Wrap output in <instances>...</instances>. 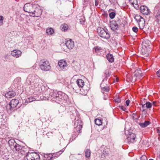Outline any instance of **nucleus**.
<instances>
[{"instance_id":"obj_1","label":"nucleus","mask_w":160,"mask_h":160,"mask_svg":"<svg viewBox=\"0 0 160 160\" xmlns=\"http://www.w3.org/2000/svg\"><path fill=\"white\" fill-rule=\"evenodd\" d=\"M45 95L48 99L59 103L63 101H66L68 98V96L61 91L51 90L48 95V92H46Z\"/></svg>"},{"instance_id":"obj_2","label":"nucleus","mask_w":160,"mask_h":160,"mask_svg":"<svg viewBox=\"0 0 160 160\" xmlns=\"http://www.w3.org/2000/svg\"><path fill=\"white\" fill-rule=\"evenodd\" d=\"M77 85L79 88H80L79 89L80 93L81 94L85 95H86L89 88H87L86 89H85V87H83L84 85V82L83 80L82 79H78L76 81Z\"/></svg>"},{"instance_id":"obj_3","label":"nucleus","mask_w":160,"mask_h":160,"mask_svg":"<svg viewBox=\"0 0 160 160\" xmlns=\"http://www.w3.org/2000/svg\"><path fill=\"white\" fill-rule=\"evenodd\" d=\"M97 32L100 37L104 39H108L110 37V35L108 31L105 30L102 28H98Z\"/></svg>"},{"instance_id":"obj_4","label":"nucleus","mask_w":160,"mask_h":160,"mask_svg":"<svg viewBox=\"0 0 160 160\" xmlns=\"http://www.w3.org/2000/svg\"><path fill=\"white\" fill-rule=\"evenodd\" d=\"M19 103V101L18 100L16 99H12L10 102L9 104L6 107L7 110L8 111H13L14 109L16 108Z\"/></svg>"},{"instance_id":"obj_5","label":"nucleus","mask_w":160,"mask_h":160,"mask_svg":"<svg viewBox=\"0 0 160 160\" xmlns=\"http://www.w3.org/2000/svg\"><path fill=\"white\" fill-rule=\"evenodd\" d=\"M39 67L43 71H48L51 68L50 64L48 61L45 60H41L39 63Z\"/></svg>"},{"instance_id":"obj_6","label":"nucleus","mask_w":160,"mask_h":160,"mask_svg":"<svg viewBox=\"0 0 160 160\" xmlns=\"http://www.w3.org/2000/svg\"><path fill=\"white\" fill-rule=\"evenodd\" d=\"M82 122L80 118L78 117L76 118L75 119L74 132L77 131L78 132L80 133L82 128Z\"/></svg>"},{"instance_id":"obj_7","label":"nucleus","mask_w":160,"mask_h":160,"mask_svg":"<svg viewBox=\"0 0 160 160\" xmlns=\"http://www.w3.org/2000/svg\"><path fill=\"white\" fill-rule=\"evenodd\" d=\"M35 8H34L30 16L33 17H38L40 16L42 12L41 7L37 4H35Z\"/></svg>"},{"instance_id":"obj_8","label":"nucleus","mask_w":160,"mask_h":160,"mask_svg":"<svg viewBox=\"0 0 160 160\" xmlns=\"http://www.w3.org/2000/svg\"><path fill=\"white\" fill-rule=\"evenodd\" d=\"M154 15L155 21L160 25V2L155 8Z\"/></svg>"},{"instance_id":"obj_9","label":"nucleus","mask_w":160,"mask_h":160,"mask_svg":"<svg viewBox=\"0 0 160 160\" xmlns=\"http://www.w3.org/2000/svg\"><path fill=\"white\" fill-rule=\"evenodd\" d=\"M121 20L119 18H117L116 20H112L110 22V27L113 31L118 30L119 25L120 24Z\"/></svg>"},{"instance_id":"obj_10","label":"nucleus","mask_w":160,"mask_h":160,"mask_svg":"<svg viewBox=\"0 0 160 160\" xmlns=\"http://www.w3.org/2000/svg\"><path fill=\"white\" fill-rule=\"evenodd\" d=\"M35 4H32L29 3H26L23 7V9L25 12L31 14L33 8L36 7Z\"/></svg>"},{"instance_id":"obj_11","label":"nucleus","mask_w":160,"mask_h":160,"mask_svg":"<svg viewBox=\"0 0 160 160\" xmlns=\"http://www.w3.org/2000/svg\"><path fill=\"white\" fill-rule=\"evenodd\" d=\"M31 77L30 78L31 80H30L31 84L32 85H33L35 87H37L39 85V79L35 77L34 75H29L28 76V78L29 79L30 77Z\"/></svg>"},{"instance_id":"obj_12","label":"nucleus","mask_w":160,"mask_h":160,"mask_svg":"<svg viewBox=\"0 0 160 160\" xmlns=\"http://www.w3.org/2000/svg\"><path fill=\"white\" fill-rule=\"evenodd\" d=\"M102 48L98 46H96L93 48V51L94 53L98 55H100L103 51Z\"/></svg>"},{"instance_id":"obj_13","label":"nucleus","mask_w":160,"mask_h":160,"mask_svg":"<svg viewBox=\"0 0 160 160\" xmlns=\"http://www.w3.org/2000/svg\"><path fill=\"white\" fill-rule=\"evenodd\" d=\"M136 138L135 134L134 133H132L129 135L127 137L126 140L128 143H133L136 141Z\"/></svg>"},{"instance_id":"obj_14","label":"nucleus","mask_w":160,"mask_h":160,"mask_svg":"<svg viewBox=\"0 0 160 160\" xmlns=\"http://www.w3.org/2000/svg\"><path fill=\"white\" fill-rule=\"evenodd\" d=\"M58 65L62 69H66L67 64L65 60H60L58 62Z\"/></svg>"},{"instance_id":"obj_15","label":"nucleus","mask_w":160,"mask_h":160,"mask_svg":"<svg viewBox=\"0 0 160 160\" xmlns=\"http://www.w3.org/2000/svg\"><path fill=\"white\" fill-rule=\"evenodd\" d=\"M65 45L69 49H72L74 46L73 41H72L71 39L67 41Z\"/></svg>"},{"instance_id":"obj_16","label":"nucleus","mask_w":160,"mask_h":160,"mask_svg":"<svg viewBox=\"0 0 160 160\" xmlns=\"http://www.w3.org/2000/svg\"><path fill=\"white\" fill-rule=\"evenodd\" d=\"M140 10L141 12L145 15H148L150 12V10L147 7L143 6L141 7Z\"/></svg>"},{"instance_id":"obj_17","label":"nucleus","mask_w":160,"mask_h":160,"mask_svg":"<svg viewBox=\"0 0 160 160\" xmlns=\"http://www.w3.org/2000/svg\"><path fill=\"white\" fill-rule=\"evenodd\" d=\"M22 53L21 52L18 50H13L11 52V55L14 57L18 58L21 56Z\"/></svg>"},{"instance_id":"obj_18","label":"nucleus","mask_w":160,"mask_h":160,"mask_svg":"<svg viewBox=\"0 0 160 160\" xmlns=\"http://www.w3.org/2000/svg\"><path fill=\"white\" fill-rule=\"evenodd\" d=\"M21 82V79L20 77L16 78L14 81L13 85L15 88L18 87V86H20Z\"/></svg>"},{"instance_id":"obj_19","label":"nucleus","mask_w":160,"mask_h":160,"mask_svg":"<svg viewBox=\"0 0 160 160\" xmlns=\"http://www.w3.org/2000/svg\"><path fill=\"white\" fill-rule=\"evenodd\" d=\"M129 4L133 6L135 9H138L139 8V5L137 0H128Z\"/></svg>"},{"instance_id":"obj_20","label":"nucleus","mask_w":160,"mask_h":160,"mask_svg":"<svg viewBox=\"0 0 160 160\" xmlns=\"http://www.w3.org/2000/svg\"><path fill=\"white\" fill-rule=\"evenodd\" d=\"M134 74L135 77L139 78H141L143 76V74L140 69L136 70L134 72Z\"/></svg>"},{"instance_id":"obj_21","label":"nucleus","mask_w":160,"mask_h":160,"mask_svg":"<svg viewBox=\"0 0 160 160\" xmlns=\"http://www.w3.org/2000/svg\"><path fill=\"white\" fill-rule=\"evenodd\" d=\"M139 17L140 18L138 20L139 27L141 29L143 28L145 26V21L143 18H141L140 16H139Z\"/></svg>"},{"instance_id":"obj_22","label":"nucleus","mask_w":160,"mask_h":160,"mask_svg":"<svg viewBox=\"0 0 160 160\" xmlns=\"http://www.w3.org/2000/svg\"><path fill=\"white\" fill-rule=\"evenodd\" d=\"M65 149L63 148L60 150L59 152L52 154V158H58L60 154H61L64 151Z\"/></svg>"},{"instance_id":"obj_23","label":"nucleus","mask_w":160,"mask_h":160,"mask_svg":"<svg viewBox=\"0 0 160 160\" xmlns=\"http://www.w3.org/2000/svg\"><path fill=\"white\" fill-rule=\"evenodd\" d=\"M8 143L10 148L13 149H14V147L17 143L13 139L9 140L8 142Z\"/></svg>"},{"instance_id":"obj_24","label":"nucleus","mask_w":160,"mask_h":160,"mask_svg":"<svg viewBox=\"0 0 160 160\" xmlns=\"http://www.w3.org/2000/svg\"><path fill=\"white\" fill-rule=\"evenodd\" d=\"M104 76L105 78L103 81L104 80H107L108 78L110 76L111 74L109 70L108 69L106 70L104 72Z\"/></svg>"},{"instance_id":"obj_25","label":"nucleus","mask_w":160,"mask_h":160,"mask_svg":"<svg viewBox=\"0 0 160 160\" xmlns=\"http://www.w3.org/2000/svg\"><path fill=\"white\" fill-rule=\"evenodd\" d=\"M106 58L109 62L112 63L114 62V59L112 54L109 53L108 54L106 55Z\"/></svg>"},{"instance_id":"obj_26","label":"nucleus","mask_w":160,"mask_h":160,"mask_svg":"<svg viewBox=\"0 0 160 160\" xmlns=\"http://www.w3.org/2000/svg\"><path fill=\"white\" fill-rule=\"evenodd\" d=\"M52 154H45L43 157V160H51L52 158Z\"/></svg>"},{"instance_id":"obj_27","label":"nucleus","mask_w":160,"mask_h":160,"mask_svg":"<svg viewBox=\"0 0 160 160\" xmlns=\"http://www.w3.org/2000/svg\"><path fill=\"white\" fill-rule=\"evenodd\" d=\"M16 151H20L21 152V150H23L24 149H25V147L21 146L17 143L16 144V146L14 147Z\"/></svg>"},{"instance_id":"obj_28","label":"nucleus","mask_w":160,"mask_h":160,"mask_svg":"<svg viewBox=\"0 0 160 160\" xmlns=\"http://www.w3.org/2000/svg\"><path fill=\"white\" fill-rule=\"evenodd\" d=\"M16 93L13 91H10L8 92L6 94V97L8 98H10L12 97H13L16 95Z\"/></svg>"},{"instance_id":"obj_29","label":"nucleus","mask_w":160,"mask_h":160,"mask_svg":"<svg viewBox=\"0 0 160 160\" xmlns=\"http://www.w3.org/2000/svg\"><path fill=\"white\" fill-rule=\"evenodd\" d=\"M149 121H147L144 122H140L139 123V125L142 128H145L150 124Z\"/></svg>"},{"instance_id":"obj_30","label":"nucleus","mask_w":160,"mask_h":160,"mask_svg":"<svg viewBox=\"0 0 160 160\" xmlns=\"http://www.w3.org/2000/svg\"><path fill=\"white\" fill-rule=\"evenodd\" d=\"M33 155V152H28L26 156V158L27 160H34V158L32 155Z\"/></svg>"},{"instance_id":"obj_31","label":"nucleus","mask_w":160,"mask_h":160,"mask_svg":"<svg viewBox=\"0 0 160 160\" xmlns=\"http://www.w3.org/2000/svg\"><path fill=\"white\" fill-rule=\"evenodd\" d=\"M32 157L34 158V160H39L40 157L39 155L36 152H33V155H32Z\"/></svg>"},{"instance_id":"obj_32","label":"nucleus","mask_w":160,"mask_h":160,"mask_svg":"<svg viewBox=\"0 0 160 160\" xmlns=\"http://www.w3.org/2000/svg\"><path fill=\"white\" fill-rule=\"evenodd\" d=\"M91 156V151L89 149H87L85 151V156L86 158L90 157Z\"/></svg>"},{"instance_id":"obj_33","label":"nucleus","mask_w":160,"mask_h":160,"mask_svg":"<svg viewBox=\"0 0 160 160\" xmlns=\"http://www.w3.org/2000/svg\"><path fill=\"white\" fill-rule=\"evenodd\" d=\"M102 83L101 84V87L102 91L108 92L109 91V88L107 86L103 87Z\"/></svg>"},{"instance_id":"obj_34","label":"nucleus","mask_w":160,"mask_h":160,"mask_svg":"<svg viewBox=\"0 0 160 160\" xmlns=\"http://www.w3.org/2000/svg\"><path fill=\"white\" fill-rule=\"evenodd\" d=\"M61 28H62V31H65L68 29V26L67 24H64L61 25Z\"/></svg>"},{"instance_id":"obj_35","label":"nucleus","mask_w":160,"mask_h":160,"mask_svg":"<svg viewBox=\"0 0 160 160\" xmlns=\"http://www.w3.org/2000/svg\"><path fill=\"white\" fill-rule=\"evenodd\" d=\"M95 123L97 125H100L102 124V120L99 119H96L95 120Z\"/></svg>"},{"instance_id":"obj_36","label":"nucleus","mask_w":160,"mask_h":160,"mask_svg":"<svg viewBox=\"0 0 160 160\" xmlns=\"http://www.w3.org/2000/svg\"><path fill=\"white\" fill-rule=\"evenodd\" d=\"M54 30L52 28H49L46 30V32L48 35H51L54 32Z\"/></svg>"},{"instance_id":"obj_37","label":"nucleus","mask_w":160,"mask_h":160,"mask_svg":"<svg viewBox=\"0 0 160 160\" xmlns=\"http://www.w3.org/2000/svg\"><path fill=\"white\" fill-rule=\"evenodd\" d=\"M146 107L147 109H150V108L152 105V103H151L149 102H147L145 103Z\"/></svg>"},{"instance_id":"obj_38","label":"nucleus","mask_w":160,"mask_h":160,"mask_svg":"<svg viewBox=\"0 0 160 160\" xmlns=\"http://www.w3.org/2000/svg\"><path fill=\"white\" fill-rule=\"evenodd\" d=\"M101 151L102 153L105 155L106 156H107L109 154L108 150L106 148H104L102 151V150H101Z\"/></svg>"},{"instance_id":"obj_39","label":"nucleus","mask_w":160,"mask_h":160,"mask_svg":"<svg viewBox=\"0 0 160 160\" xmlns=\"http://www.w3.org/2000/svg\"><path fill=\"white\" fill-rule=\"evenodd\" d=\"M36 100L35 98L31 97L28 98L26 100V102H31L35 101Z\"/></svg>"},{"instance_id":"obj_40","label":"nucleus","mask_w":160,"mask_h":160,"mask_svg":"<svg viewBox=\"0 0 160 160\" xmlns=\"http://www.w3.org/2000/svg\"><path fill=\"white\" fill-rule=\"evenodd\" d=\"M144 50L142 49V56L144 57H148L149 56V54L147 52H146L144 51Z\"/></svg>"},{"instance_id":"obj_41","label":"nucleus","mask_w":160,"mask_h":160,"mask_svg":"<svg viewBox=\"0 0 160 160\" xmlns=\"http://www.w3.org/2000/svg\"><path fill=\"white\" fill-rule=\"evenodd\" d=\"M116 15V13L114 12H112L109 14V16L110 18L113 19L114 18Z\"/></svg>"},{"instance_id":"obj_42","label":"nucleus","mask_w":160,"mask_h":160,"mask_svg":"<svg viewBox=\"0 0 160 160\" xmlns=\"http://www.w3.org/2000/svg\"><path fill=\"white\" fill-rule=\"evenodd\" d=\"M114 101L116 102L119 103L121 102V99L120 98L116 97L114 98Z\"/></svg>"},{"instance_id":"obj_43","label":"nucleus","mask_w":160,"mask_h":160,"mask_svg":"<svg viewBox=\"0 0 160 160\" xmlns=\"http://www.w3.org/2000/svg\"><path fill=\"white\" fill-rule=\"evenodd\" d=\"M111 4L114 5L117 4L118 2L116 0H109Z\"/></svg>"},{"instance_id":"obj_44","label":"nucleus","mask_w":160,"mask_h":160,"mask_svg":"<svg viewBox=\"0 0 160 160\" xmlns=\"http://www.w3.org/2000/svg\"><path fill=\"white\" fill-rule=\"evenodd\" d=\"M132 117L133 119L136 120L138 119V117L137 116V115L135 113L132 114Z\"/></svg>"},{"instance_id":"obj_45","label":"nucleus","mask_w":160,"mask_h":160,"mask_svg":"<svg viewBox=\"0 0 160 160\" xmlns=\"http://www.w3.org/2000/svg\"><path fill=\"white\" fill-rule=\"evenodd\" d=\"M3 17L2 16H0V26L2 24L3 22Z\"/></svg>"},{"instance_id":"obj_46","label":"nucleus","mask_w":160,"mask_h":160,"mask_svg":"<svg viewBox=\"0 0 160 160\" xmlns=\"http://www.w3.org/2000/svg\"><path fill=\"white\" fill-rule=\"evenodd\" d=\"M132 30L135 32H137L138 31V28L136 27H134L132 28Z\"/></svg>"},{"instance_id":"obj_47","label":"nucleus","mask_w":160,"mask_h":160,"mask_svg":"<svg viewBox=\"0 0 160 160\" xmlns=\"http://www.w3.org/2000/svg\"><path fill=\"white\" fill-rule=\"evenodd\" d=\"M53 143L54 144L56 143L60 144V141L59 140L55 139L53 141Z\"/></svg>"},{"instance_id":"obj_48","label":"nucleus","mask_w":160,"mask_h":160,"mask_svg":"<svg viewBox=\"0 0 160 160\" xmlns=\"http://www.w3.org/2000/svg\"><path fill=\"white\" fill-rule=\"evenodd\" d=\"M142 104V108H143V110H142V112H147V110H146V109H145V104H142V103L141 104Z\"/></svg>"},{"instance_id":"obj_49","label":"nucleus","mask_w":160,"mask_h":160,"mask_svg":"<svg viewBox=\"0 0 160 160\" xmlns=\"http://www.w3.org/2000/svg\"><path fill=\"white\" fill-rule=\"evenodd\" d=\"M141 160H148L147 158L145 155H143L141 158Z\"/></svg>"},{"instance_id":"obj_50","label":"nucleus","mask_w":160,"mask_h":160,"mask_svg":"<svg viewBox=\"0 0 160 160\" xmlns=\"http://www.w3.org/2000/svg\"><path fill=\"white\" fill-rule=\"evenodd\" d=\"M119 107L121 108V109L124 111H125L126 109V108L124 106H120Z\"/></svg>"},{"instance_id":"obj_51","label":"nucleus","mask_w":160,"mask_h":160,"mask_svg":"<svg viewBox=\"0 0 160 160\" xmlns=\"http://www.w3.org/2000/svg\"><path fill=\"white\" fill-rule=\"evenodd\" d=\"M104 97L103 98L104 100H106L108 98L107 94V93H105L104 94Z\"/></svg>"},{"instance_id":"obj_52","label":"nucleus","mask_w":160,"mask_h":160,"mask_svg":"<svg viewBox=\"0 0 160 160\" xmlns=\"http://www.w3.org/2000/svg\"><path fill=\"white\" fill-rule=\"evenodd\" d=\"M95 5L96 6H97L99 3V0H95Z\"/></svg>"},{"instance_id":"obj_53","label":"nucleus","mask_w":160,"mask_h":160,"mask_svg":"<svg viewBox=\"0 0 160 160\" xmlns=\"http://www.w3.org/2000/svg\"><path fill=\"white\" fill-rule=\"evenodd\" d=\"M156 74L158 77H160V69L157 72Z\"/></svg>"},{"instance_id":"obj_54","label":"nucleus","mask_w":160,"mask_h":160,"mask_svg":"<svg viewBox=\"0 0 160 160\" xmlns=\"http://www.w3.org/2000/svg\"><path fill=\"white\" fill-rule=\"evenodd\" d=\"M130 100L129 99L127 100L126 101V103L127 106H128L130 103Z\"/></svg>"},{"instance_id":"obj_55","label":"nucleus","mask_w":160,"mask_h":160,"mask_svg":"<svg viewBox=\"0 0 160 160\" xmlns=\"http://www.w3.org/2000/svg\"><path fill=\"white\" fill-rule=\"evenodd\" d=\"M21 151H23L24 152H28V150L27 148H25V149H24L23 150H21Z\"/></svg>"},{"instance_id":"obj_56","label":"nucleus","mask_w":160,"mask_h":160,"mask_svg":"<svg viewBox=\"0 0 160 160\" xmlns=\"http://www.w3.org/2000/svg\"><path fill=\"white\" fill-rule=\"evenodd\" d=\"M84 22V20H83L82 19H80V22L81 24H82Z\"/></svg>"},{"instance_id":"obj_57","label":"nucleus","mask_w":160,"mask_h":160,"mask_svg":"<svg viewBox=\"0 0 160 160\" xmlns=\"http://www.w3.org/2000/svg\"><path fill=\"white\" fill-rule=\"evenodd\" d=\"M105 156H106L105 155L102 153V155H101V158L104 159Z\"/></svg>"},{"instance_id":"obj_58","label":"nucleus","mask_w":160,"mask_h":160,"mask_svg":"<svg viewBox=\"0 0 160 160\" xmlns=\"http://www.w3.org/2000/svg\"><path fill=\"white\" fill-rule=\"evenodd\" d=\"M156 102L155 101H154L152 102V103L153 105L155 106H156Z\"/></svg>"},{"instance_id":"obj_59","label":"nucleus","mask_w":160,"mask_h":160,"mask_svg":"<svg viewBox=\"0 0 160 160\" xmlns=\"http://www.w3.org/2000/svg\"><path fill=\"white\" fill-rule=\"evenodd\" d=\"M8 54H6V55H5V58H8Z\"/></svg>"},{"instance_id":"obj_60","label":"nucleus","mask_w":160,"mask_h":160,"mask_svg":"<svg viewBox=\"0 0 160 160\" xmlns=\"http://www.w3.org/2000/svg\"><path fill=\"white\" fill-rule=\"evenodd\" d=\"M157 133H160V130L159 129H157Z\"/></svg>"},{"instance_id":"obj_61","label":"nucleus","mask_w":160,"mask_h":160,"mask_svg":"<svg viewBox=\"0 0 160 160\" xmlns=\"http://www.w3.org/2000/svg\"><path fill=\"white\" fill-rule=\"evenodd\" d=\"M71 139H72V138H70V140H69V141H70L71 142H72V141H73V139H72V140H71Z\"/></svg>"},{"instance_id":"obj_62","label":"nucleus","mask_w":160,"mask_h":160,"mask_svg":"<svg viewBox=\"0 0 160 160\" xmlns=\"http://www.w3.org/2000/svg\"><path fill=\"white\" fill-rule=\"evenodd\" d=\"M83 1H88L89 0H83Z\"/></svg>"},{"instance_id":"obj_63","label":"nucleus","mask_w":160,"mask_h":160,"mask_svg":"<svg viewBox=\"0 0 160 160\" xmlns=\"http://www.w3.org/2000/svg\"><path fill=\"white\" fill-rule=\"evenodd\" d=\"M49 134V133H48L46 134V135H47V136H48V134Z\"/></svg>"},{"instance_id":"obj_64","label":"nucleus","mask_w":160,"mask_h":160,"mask_svg":"<svg viewBox=\"0 0 160 160\" xmlns=\"http://www.w3.org/2000/svg\"><path fill=\"white\" fill-rule=\"evenodd\" d=\"M149 160H153L152 159H150Z\"/></svg>"}]
</instances>
